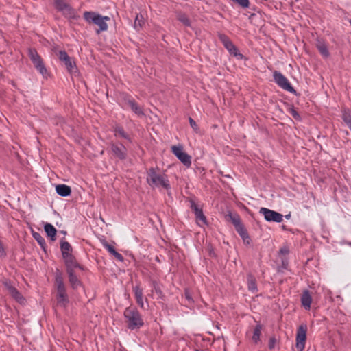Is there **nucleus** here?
Wrapping results in <instances>:
<instances>
[{"mask_svg":"<svg viewBox=\"0 0 351 351\" xmlns=\"http://www.w3.org/2000/svg\"><path fill=\"white\" fill-rule=\"evenodd\" d=\"M84 18L86 21L90 24H94L99 27V31L104 32L108 29L107 23L110 21V18L107 16H101L97 12H85L84 13Z\"/></svg>","mask_w":351,"mask_h":351,"instance_id":"f257e3e1","label":"nucleus"},{"mask_svg":"<svg viewBox=\"0 0 351 351\" xmlns=\"http://www.w3.org/2000/svg\"><path fill=\"white\" fill-rule=\"evenodd\" d=\"M147 183L152 187L169 188V183L165 175L158 174L154 168L149 169L147 178Z\"/></svg>","mask_w":351,"mask_h":351,"instance_id":"f03ea898","label":"nucleus"},{"mask_svg":"<svg viewBox=\"0 0 351 351\" xmlns=\"http://www.w3.org/2000/svg\"><path fill=\"white\" fill-rule=\"evenodd\" d=\"M129 328L134 330L143 325V322L138 311L134 307H128L124 312Z\"/></svg>","mask_w":351,"mask_h":351,"instance_id":"7ed1b4c3","label":"nucleus"},{"mask_svg":"<svg viewBox=\"0 0 351 351\" xmlns=\"http://www.w3.org/2000/svg\"><path fill=\"white\" fill-rule=\"evenodd\" d=\"M56 285L57 289L56 300L57 304L65 308L69 304V298L66 293L65 287L60 276L56 278Z\"/></svg>","mask_w":351,"mask_h":351,"instance_id":"20e7f679","label":"nucleus"},{"mask_svg":"<svg viewBox=\"0 0 351 351\" xmlns=\"http://www.w3.org/2000/svg\"><path fill=\"white\" fill-rule=\"evenodd\" d=\"M29 56L34 67L38 71L42 76L45 78H48L50 76V74L45 67L42 58L38 55L37 51L34 49H29Z\"/></svg>","mask_w":351,"mask_h":351,"instance_id":"39448f33","label":"nucleus"},{"mask_svg":"<svg viewBox=\"0 0 351 351\" xmlns=\"http://www.w3.org/2000/svg\"><path fill=\"white\" fill-rule=\"evenodd\" d=\"M58 56L62 62L64 63L67 71L75 76L79 75V71L75 61L66 53L65 51H60Z\"/></svg>","mask_w":351,"mask_h":351,"instance_id":"423d86ee","label":"nucleus"},{"mask_svg":"<svg viewBox=\"0 0 351 351\" xmlns=\"http://www.w3.org/2000/svg\"><path fill=\"white\" fill-rule=\"evenodd\" d=\"M172 153L186 167L191 165V157L184 150L182 145H173L171 147Z\"/></svg>","mask_w":351,"mask_h":351,"instance_id":"0eeeda50","label":"nucleus"},{"mask_svg":"<svg viewBox=\"0 0 351 351\" xmlns=\"http://www.w3.org/2000/svg\"><path fill=\"white\" fill-rule=\"evenodd\" d=\"M219 39L223 44L226 49L229 51V53L237 58L238 59H243V56L241 53H239L236 46L232 43V42L223 34L219 35Z\"/></svg>","mask_w":351,"mask_h":351,"instance_id":"6e6552de","label":"nucleus"},{"mask_svg":"<svg viewBox=\"0 0 351 351\" xmlns=\"http://www.w3.org/2000/svg\"><path fill=\"white\" fill-rule=\"evenodd\" d=\"M306 330L307 327L306 325H300L298 327L295 344V347L298 351H303L304 349L306 339Z\"/></svg>","mask_w":351,"mask_h":351,"instance_id":"1a4fd4ad","label":"nucleus"},{"mask_svg":"<svg viewBox=\"0 0 351 351\" xmlns=\"http://www.w3.org/2000/svg\"><path fill=\"white\" fill-rule=\"evenodd\" d=\"M274 78L276 83L282 88L290 92V93H295L294 88L291 86L288 80L280 72L274 71Z\"/></svg>","mask_w":351,"mask_h":351,"instance_id":"9d476101","label":"nucleus"},{"mask_svg":"<svg viewBox=\"0 0 351 351\" xmlns=\"http://www.w3.org/2000/svg\"><path fill=\"white\" fill-rule=\"evenodd\" d=\"M260 213L264 215V218L267 221L281 222L282 221V215L274 210H269L266 208H261Z\"/></svg>","mask_w":351,"mask_h":351,"instance_id":"9b49d317","label":"nucleus"},{"mask_svg":"<svg viewBox=\"0 0 351 351\" xmlns=\"http://www.w3.org/2000/svg\"><path fill=\"white\" fill-rule=\"evenodd\" d=\"M55 6L58 10L62 12L64 14L66 15L68 17H75V11L64 0H55Z\"/></svg>","mask_w":351,"mask_h":351,"instance_id":"f8f14e48","label":"nucleus"},{"mask_svg":"<svg viewBox=\"0 0 351 351\" xmlns=\"http://www.w3.org/2000/svg\"><path fill=\"white\" fill-rule=\"evenodd\" d=\"M5 286L9 293V294L14 298L20 304H24L25 300L24 297L12 286L10 285L8 283L5 282Z\"/></svg>","mask_w":351,"mask_h":351,"instance_id":"ddd939ff","label":"nucleus"},{"mask_svg":"<svg viewBox=\"0 0 351 351\" xmlns=\"http://www.w3.org/2000/svg\"><path fill=\"white\" fill-rule=\"evenodd\" d=\"M191 208L193 210L196 219L197 221H201L202 224L206 225L207 220L206 216L203 213V210L201 208H199L198 206L194 202H191Z\"/></svg>","mask_w":351,"mask_h":351,"instance_id":"4468645a","label":"nucleus"},{"mask_svg":"<svg viewBox=\"0 0 351 351\" xmlns=\"http://www.w3.org/2000/svg\"><path fill=\"white\" fill-rule=\"evenodd\" d=\"M301 302L302 306L306 309L309 310L311 308V304L312 302V297L310 293L308 291H304L301 297Z\"/></svg>","mask_w":351,"mask_h":351,"instance_id":"2eb2a0df","label":"nucleus"},{"mask_svg":"<svg viewBox=\"0 0 351 351\" xmlns=\"http://www.w3.org/2000/svg\"><path fill=\"white\" fill-rule=\"evenodd\" d=\"M56 193L62 197H67L71 193V189L66 184H58L56 186Z\"/></svg>","mask_w":351,"mask_h":351,"instance_id":"dca6fc26","label":"nucleus"},{"mask_svg":"<svg viewBox=\"0 0 351 351\" xmlns=\"http://www.w3.org/2000/svg\"><path fill=\"white\" fill-rule=\"evenodd\" d=\"M112 149L113 153L120 158H123L125 156V148L120 145H113L112 147Z\"/></svg>","mask_w":351,"mask_h":351,"instance_id":"f3484780","label":"nucleus"},{"mask_svg":"<svg viewBox=\"0 0 351 351\" xmlns=\"http://www.w3.org/2000/svg\"><path fill=\"white\" fill-rule=\"evenodd\" d=\"M145 17L141 14H138L136 16V19H135V21H134V27L139 31L140 29H141L145 24Z\"/></svg>","mask_w":351,"mask_h":351,"instance_id":"a211bd4d","label":"nucleus"},{"mask_svg":"<svg viewBox=\"0 0 351 351\" xmlns=\"http://www.w3.org/2000/svg\"><path fill=\"white\" fill-rule=\"evenodd\" d=\"M44 229L47 236L49 237L52 241H54L56 234V228L51 224L46 223L44 226Z\"/></svg>","mask_w":351,"mask_h":351,"instance_id":"6ab92c4d","label":"nucleus"},{"mask_svg":"<svg viewBox=\"0 0 351 351\" xmlns=\"http://www.w3.org/2000/svg\"><path fill=\"white\" fill-rule=\"evenodd\" d=\"M134 294H135V298H136V302L138 303V304L141 308H143L144 307V303H143V292H142V290L139 287H136L134 288Z\"/></svg>","mask_w":351,"mask_h":351,"instance_id":"aec40b11","label":"nucleus"},{"mask_svg":"<svg viewBox=\"0 0 351 351\" xmlns=\"http://www.w3.org/2000/svg\"><path fill=\"white\" fill-rule=\"evenodd\" d=\"M237 232H239V234L243 239V242L246 245H250L251 239H250L249 235L247 234L246 230H245V228L243 227H239Z\"/></svg>","mask_w":351,"mask_h":351,"instance_id":"412c9836","label":"nucleus"},{"mask_svg":"<svg viewBox=\"0 0 351 351\" xmlns=\"http://www.w3.org/2000/svg\"><path fill=\"white\" fill-rule=\"evenodd\" d=\"M317 47L319 50V51L320 52V53L324 56V57H328L329 56V51L328 50V48H327V46L326 45V44L323 42H318V43L317 44Z\"/></svg>","mask_w":351,"mask_h":351,"instance_id":"4be33fe9","label":"nucleus"},{"mask_svg":"<svg viewBox=\"0 0 351 351\" xmlns=\"http://www.w3.org/2000/svg\"><path fill=\"white\" fill-rule=\"evenodd\" d=\"M61 250L63 257L66 256V255L71 254V246L68 242H62Z\"/></svg>","mask_w":351,"mask_h":351,"instance_id":"5701e85b","label":"nucleus"},{"mask_svg":"<svg viewBox=\"0 0 351 351\" xmlns=\"http://www.w3.org/2000/svg\"><path fill=\"white\" fill-rule=\"evenodd\" d=\"M64 259V261L67 265V267L71 269L73 267H75L77 266V263L75 262V260L74 257L72 256V254L66 255V256L63 257Z\"/></svg>","mask_w":351,"mask_h":351,"instance_id":"b1692460","label":"nucleus"},{"mask_svg":"<svg viewBox=\"0 0 351 351\" xmlns=\"http://www.w3.org/2000/svg\"><path fill=\"white\" fill-rule=\"evenodd\" d=\"M69 281L73 288H77L80 285V282L77 278L73 275L71 271L69 269Z\"/></svg>","mask_w":351,"mask_h":351,"instance_id":"393cba45","label":"nucleus"},{"mask_svg":"<svg viewBox=\"0 0 351 351\" xmlns=\"http://www.w3.org/2000/svg\"><path fill=\"white\" fill-rule=\"evenodd\" d=\"M129 105L131 108V109L138 116L143 115V112L141 107L137 106L134 101H130Z\"/></svg>","mask_w":351,"mask_h":351,"instance_id":"a878e982","label":"nucleus"},{"mask_svg":"<svg viewBox=\"0 0 351 351\" xmlns=\"http://www.w3.org/2000/svg\"><path fill=\"white\" fill-rule=\"evenodd\" d=\"M343 121L348 125L349 127L351 126V111L349 110H344L343 114Z\"/></svg>","mask_w":351,"mask_h":351,"instance_id":"bb28decb","label":"nucleus"},{"mask_svg":"<svg viewBox=\"0 0 351 351\" xmlns=\"http://www.w3.org/2000/svg\"><path fill=\"white\" fill-rule=\"evenodd\" d=\"M178 19L186 26H190L191 25L189 18L184 14H179L178 15Z\"/></svg>","mask_w":351,"mask_h":351,"instance_id":"cd10ccee","label":"nucleus"},{"mask_svg":"<svg viewBox=\"0 0 351 351\" xmlns=\"http://www.w3.org/2000/svg\"><path fill=\"white\" fill-rule=\"evenodd\" d=\"M261 327L260 326H256L254 331L253 336H252V340L254 342H257L259 340L260 335H261Z\"/></svg>","mask_w":351,"mask_h":351,"instance_id":"c85d7f7f","label":"nucleus"},{"mask_svg":"<svg viewBox=\"0 0 351 351\" xmlns=\"http://www.w3.org/2000/svg\"><path fill=\"white\" fill-rule=\"evenodd\" d=\"M232 223L234 224L237 230L239 229V227H243L240 223V219L237 215H229Z\"/></svg>","mask_w":351,"mask_h":351,"instance_id":"c756f323","label":"nucleus"},{"mask_svg":"<svg viewBox=\"0 0 351 351\" xmlns=\"http://www.w3.org/2000/svg\"><path fill=\"white\" fill-rule=\"evenodd\" d=\"M232 1L239 4L243 8H247L249 7L250 2L249 0H231Z\"/></svg>","mask_w":351,"mask_h":351,"instance_id":"7c9ffc66","label":"nucleus"},{"mask_svg":"<svg viewBox=\"0 0 351 351\" xmlns=\"http://www.w3.org/2000/svg\"><path fill=\"white\" fill-rule=\"evenodd\" d=\"M33 237L41 246H43L45 243L44 239L41 237V235L39 233L33 232Z\"/></svg>","mask_w":351,"mask_h":351,"instance_id":"2f4dec72","label":"nucleus"},{"mask_svg":"<svg viewBox=\"0 0 351 351\" xmlns=\"http://www.w3.org/2000/svg\"><path fill=\"white\" fill-rule=\"evenodd\" d=\"M189 123H190V125L191 127L196 132H198L199 131V128H198V125L196 123V122L192 119V118H189Z\"/></svg>","mask_w":351,"mask_h":351,"instance_id":"473e14b6","label":"nucleus"},{"mask_svg":"<svg viewBox=\"0 0 351 351\" xmlns=\"http://www.w3.org/2000/svg\"><path fill=\"white\" fill-rule=\"evenodd\" d=\"M289 252V248L287 247H282L279 251V255L282 257L287 256Z\"/></svg>","mask_w":351,"mask_h":351,"instance_id":"72a5a7b5","label":"nucleus"},{"mask_svg":"<svg viewBox=\"0 0 351 351\" xmlns=\"http://www.w3.org/2000/svg\"><path fill=\"white\" fill-rule=\"evenodd\" d=\"M103 245L110 254H113L114 253H115L116 251L114 249V247L108 244L106 242H104Z\"/></svg>","mask_w":351,"mask_h":351,"instance_id":"f704fd0d","label":"nucleus"},{"mask_svg":"<svg viewBox=\"0 0 351 351\" xmlns=\"http://www.w3.org/2000/svg\"><path fill=\"white\" fill-rule=\"evenodd\" d=\"M249 289L252 291H255L256 290V286L255 282L253 280H251L249 282Z\"/></svg>","mask_w":351,"mask_h":351,"instance_id":"c9c22d12","label":"nucleus"},{"mask_svg":"<svg viewBox=\"0 0 351 351\" xmlns=\"http://www.w3.org/2000/svg\"><path fill=\"white\" fill-rule=\"evenodd\" d=\"M117 260H119V261L121 262H123V257L121 256V254H120L119 253H118L117 252H115V253H114L112 254Z\"/></svg>","mask_w":351,"mask_h":351,"instance_id":"e433bc0d","label":"nucleus"},{"mask_svg":"<svg viewBox=\"0 0 351 351\" xmlns=\"http://www.w3.org/2000/svg\"><path fill=\"white\" fill-rule=\"evenodd\" d=\"M289 110L291 112V113L292 114V115L295 118V119H299L300 117H299V114L297 113V112L292 108L291 107L289 108Z\"/></svg>","mask_w":351,"mask_h":351,"instance_id":"4c0bfd02","label":"nucleus"},{"mask_svg":"<svg viewBox=\"0 0 351 351\" xmlns=\"http://www.w3.org/2000/svg\"><path fill=\"white\" fill-rule=\"evenodd\" d=\"M5 255V250L3 247L2 243L0 241V256H4Z\"/></svg>","mask_w":351,"mask_h":351,"instance_id":"58836bf2","label":"nucleus"},{"mask_svg":"<svg viewBox=\"0 0 351 351\" xmlns=\"http://www.w3.org/2000/svg\"><path fill=\"white\" fill-rule=\"evenodd\" d=\"M185 297H186V298L189 302H193V299H192V298H191V295H190L189 292V291H186V292H185Z\"/></svg>","mask_w":351,"mask_h":351,"instance_id":"ea45409f","label":"nucleus"},{"mask_svg":"<svg viewBox=\"0 0 351 351\" xmlns=\"http://www.w3.org/2000/svg\"><path fill=\"white\" fill-rule=\"evenodd\" d=\"M116 133L119 134V135H121L123 137H125V134H124V132L121 128H119V129L116 130Z\"/></svg>","mask_w":351,"mask_h":351,"instance_id":"a19ab883","label":"nucleus"},{"mask_svg":"<svg viewBox=\"0 0 351 351\" xmlns=\"http://www.w3.org/2000/svg\"><path fill=\"white\" fill-rule=\"evenodd\" d=\"M275 343H276V340L274 339H271L270 343H269V348H274L275 346Z\"/></svg>","mask_w":351,"mask_h":351,"instance_id":"79ce46f5","label":"nucleus"},{"mask_svg":"<svg viewBox=\"0 0 351 351\" xmlns=\"http://www.w3.org/2000/svg\"><path fill=\"white\" fill-rule=\"evenodd\" d=\"M290 217V215H288L286 216L287 218H289Z\"/></svg>","mask_w":351,"mask_h":351,"instance_id":"37998d69","label":"nucleus"},{"mask_svg":"<svg viewBox=\"0 0 351 351\" xmlns=\"http://www.w3.org/2000/svg\"><path fill=\"white\" fill-rule=\"evenodd\" d=\"M350 23H351V21H350Z\"/></svg>","mask_w":351,"mask_h":351,"instance_id":"c03bdc74","label":"nucleus"},{"mask_svg":"<svg viewBox=\"0 0 351 351\" xmlns=\"http://www.w3.org/2000/svg\"><path fill=\"white\" fill-rule=\"evenodd\" d=\"M350 23H351V21H350Z\"/></svg>","mask_w":351,"mask_h":351,"instance_id":"a18cd8bd","label":"nucleus"}]
</instances>
